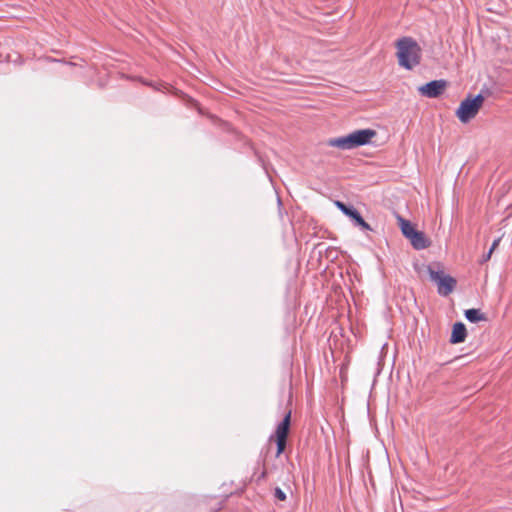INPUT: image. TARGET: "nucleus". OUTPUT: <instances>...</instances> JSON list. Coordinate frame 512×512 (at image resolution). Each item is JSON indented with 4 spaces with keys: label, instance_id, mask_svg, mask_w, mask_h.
I'll list each match as a JSON object with an SVG mask.
<instances>
[{
    "label": "nucleus",
    "instance_id": "nucleus-8",
    "mask_svg": "<svg viewBox=\"0 0 512 512\" xmlns=\"http://www.w3.org/2000/svg\"><path fill=\"white\" fill-rule=\"evenodd\" d=\"M467 337L466 326L462 322H456L452 327V332L450 336V343L459 344L465 341Z\"/></svg>",
    "mask_w": 512,
    "mask_h": 512
},
{
    "label": "nucleus",
    "instance_id": "nucleus-15",
    "mask_svg": "<svg viewBox=\"0 0 512 512\" xmlns=\"http://www.w3.org/2000/svg\"><path fill=\"white\" fill-rule=\"evenodd\" d=\"M267 475V472L264 470L262 471L261 475L259 476V479H264Z\"/></svg>",
    "mask_w": 512,
    "mask_h": 512
},
{
    "label": "nucleus",
    "instance_id": "nucleus-10",
    "mask_svg": "<svg viewBox=\"0 0 512 512\" xmlns=\"http://www.w3.org/2000/svg\"><path fill=\"white\" fill-rule=\"evenodd\" d=\"M464 316H465L466 320L471 323H478L480 321H485L487 319L486 315L484 313H482L480 309H476V308H471V309L465 310Z\"/></svg>",
    "mask_w": 512,
    "mask_h": 512
},
{
    "label": "nucleus",
    "instance_id": "nucleus-4",
    "mask_svg": "<svg viewBox=\"0 0 512 512\" xmlns=\"http://www.w3.org/2000/svg\"><path fill=\"white\" fill-rule=\"evenodd\" d=\"M398 220L403 236L410 241L414 249L423 250L430 246L431 242L424 232L415 229L409 220L402 217H398Z\"/></svg>",
    "mask_w": 512,
    "mask_h": 512
},
{
    "label": "nucleus",
    "instance_id": "nucleus-7",
    "mask_svg": "<svg viewBox=\"0 0 512 512\" xmlns=\"http://www.w3.org/2000/svg\"><path fill=\"white\" fill-rule=\"evenodd\" d=\"M447 84V81L444 79L432 80L418 87V92L427 98H437L444 93Z\"/></svg>",
    "mask_w": 512,
    "mask_h": 512
},
{
    "label": "nucleus",
    "instance_id": "nucleus-5",
    "mask_svg": "<svg viewBox=\"0 0 512 512\" xmlns=\"http://www.w3.org/2000/svg\"><path fill=\"white\" fill-rule=\"evenodd\" d=\"M484 102V96L482 93H478L474 97L470 95L461 101L459 107L456 110V116L462 123H467L473 119Z\"/></svg>",
    "mask_w": 512,
    "mask_h": 512
},
{
    "label": "nucleus",
    "instance_id": "nucleus-3",
    "mask_svg": "<svg viewBox=\"0 0 512 512\" xmlns=\"http://www.w3.org/2000/svg\"><path fill=\"white\" fill-rule=\"evenodd\" d=\"M427 272L430 280L437 284V292L439 295L446 297L453 292L457 282L452 276L444 273L439 263L429 265Z\"/></svg>",
    "mask_w": 512,
    "mask_h": 512
},
{
    "label": "nucleus",
    "instance_id": "nucleus-2",
    "mask_svg": "<svg viewBox=\"0 0 512 512\" xmlns=\"http://www.w3.org/2000/svg\"><path fill=\"white\" fill-rule=\"evenodd\" d=\"M377 135L374 129L366 128L355 130L347 135L328 140V145L341 150H351L371 143Z\"/></svg>",
    "mask_w": 512,
    "mask_h": 512
},
{
    "label": "nucleus",
    "instance_id": "nucleus-6",
    "mask_svg": "<svg viewBox=\"0 0 512 512\" xmlns=\"http://www.w3.org/2000/svg\"><path fill=\"white\" fill-rule=\"evenodd\" d=\"M336 207L347 216L355 227H360L362 230L371 231V226L364 220L360 212L353 206L345 204L342 201L335 202Z\"/></svg>",
    "mask_w": 512,
    "mask_h": 512
},
{
    "label": "nucleus",
    "instance_id": "nucleus-9",
    "mask_svg": "<svg viewBox=\"0 0 512 512\" xmlns=\"http://www.w3.org/2000/svg\"><path fill=\"white\" fill-rule=\"evenodd\" d=\"M291 411H288L282 421L278 424L275 436L276 438L287 439L290 429Z\"/></svg>",
    "mask_w": 512,
    "mask_h": 512
},
{
    "label": "nucleus",
    "instance_id": "nucleus-14",
    "mask_svg": "<svg viewBox=\"0 0 512 512\" xmlns=\"http://www.w3.org/2000/svg\"><path fill=\"white\" fill-rule=\"evenodd\" d=\"M500 240H501L500 238L495 239V240L493 241V243H492V245H491V247H490V249H489V250H492V252H493V251L495 250V248L499 245Z\"/></svg>",
    "mask_w": 512,
    "mask_h": 512
},
{
    "label": "nucleus",
    "instance_id": "nucleus-1",
    "mask_svg": "<svg viewBox=\"0 0 512 512\" xmlns=\"http://www.w3.org/2000/svg\"><path fill=\"white\" fill-rule=\"evenodd\" d=\"M399 66L412 70L420 64L422 50L412 37H402L396 42Z\"/></svg>",
    "mask_w": 512,
    "mask_h": 512
},
{
    "label": "nucleus",
    "instance_id": "nucleus-12",
    "mask_svg": "<svg viewBox=\"0 0 512 512\" xmlns=\"http://www.w3.org/2000/svg\"><path fill=\"white\" fill-rule=\"evenodd\" d=\"M274 496L279 501H285L286 500V493L279 487H276L274 490Z\"/></svg>",
    "mask_w": 512,
    "mask_h": 512
},
{
    "label": "nucleus",
    "instance_id": "nucleus-13",
    "mask_svg": "<svg viewBox=\"0 0 512 512\" xmlns=\"http://www.w3.org/2000/svg\"><path fill=\"white\" fill-rule=\"evenodd\" d=\"M491 255H492V250H488L487 253L483 254L480 262L481 263L487 262L491 258Z\"/></svg>",
    "mask_w": 512,
    "mask_h": 512
},
{
    "label": "nucleus",
    "instance_id": "nucleus-11",
    "mask_svg": "<svg viewBox=\"0 0 512 512\" xmlns=\"http://www.w3.org/2000/svg\"><path fill=\"white\" fill-rule=\"evenodd\" d=\"M287 439L276 438V457H279L285 450Z\"/></svg>",
    "mask_w": 512,
    "mask_h": 512
}]
</instances>
